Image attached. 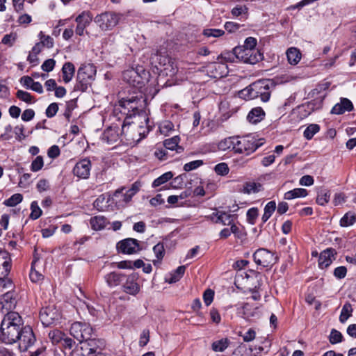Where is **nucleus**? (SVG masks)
<instances>
[{"label": "nucleus", "instance_id": "f257e3e1", "mask_svg": "<svg viewBox=\"0 0 356 356\" xmlns=\"http://www.w3.org/2000/svg\"><path fill=\"white\" fill-rule=\"evenodd\" d=\"M22 326V319L19 314L15 312H8L1 323L0 340L8 344L16 342L19 336L20 337Z\"/></svg>", "mask_w": 356, "mask_h": 356}, {"label": "nucleus", "instance_id": "f03ea898", "mask_svg": "<svg viewBox=\"0 0 356 356\" xmlns=\"http://www.w3.org/2000/svg\"><path fill=\"white\" fill-rule=\"evenodd\" d=\"M119 106L122 108L120 113L126 115L125 119L129 120L134 117V119L140 118L142 112H145L146 99L142 93L131 95L127 98H122L119 101Z\"/></svg>", "mask_w": 356, "mask_h": 356}, {"label": "nucleus", "instance_id": "7ed1b4c3", "mask_svg": "<svg viewBox=\"0 0 356 356\" xmlns=\"http://www.w3.org/2000/svg\"><path fill=\"white\" fill-rule=\"evenodd\" d=\"M238 96L245 100L254 99L259 97L264 102L269 100L270 92L267 80L257 81L238 92Z\"/></svg>", "mask_w": 356, "mask_h": 356}, {"label": "nucleus", "instance_id": "20e7f679", "mask_svg": "<svg viewBox=\"0 0 356 356\" xmlns=\"http://www.w3.org/2000/svg\"><path fill=\"white\" fill-rule=\"evenodd\" d=\"M150 74L143 66L130 68L122 74L123 80L134 87L141 88L149 81Z\"/></svg>", "mask_w": 356, "mask_h": 356}, {"label": "nucleus", "instance_id": "39448f33", "mask_svg": "<svg viewBox=\"0 0 356 356\" xmlns=\"http://www.w3.org/2000/svg\"><path fill=\"white\" fill-rule=\"evenodd\" d=\"M139 131L138 119L131 122L127 119L122 121L121 135L124 137L127 143H138L144 138L145 132H138Z\"/></svg>", "mask_w": 356, "mask_h": 356}, {"label": "nucleus", "instance_id": "423d86ee", "mask_svg": "<svg viewBox=\"0 0 356 356\" xmlns=\"http://www.w3.org/2000/svg\"><path fill=\"white\" fill-rule=\"evenodd\" d=\"M264 139L256 140L254 137L235 138L233 151L236 153L249 155L256 151L264 143Z\"/></svg>", "mask_w": 356, "mask_h": 356}, {"label": "nucleus", "instance_id": "0eeeda50", "mask_svg": "<svg viewBox=\"0 0 356 356\" xmlns=\"http://www.w3.org/2000/svg\"><path fill=\"white\" fill-rule=\"evenodd\" d=\"M139 187L140 184L137 182L133 184L131 187L125 192L124 191L126 188L122 187L116 190L112 197L109 195L107 202L111 201L112 203H115L117 206L123 207L131 200L133 196L139 191Z\"/></svg>", "mask_w": 356, "mask_h": 356}, {"label": "nucleus", "instance_id": "6e6552de", "mask_svg": "<svg viewBox=\"0 0 356 356\" xmlns=\"http://www.w3.org/2000/svg\"><path fill=\"white\" fill-rule=\"evenodd\" d=\"M234 51L237 54V60L244 63L254 65L264 58L263 54L257 48L236 47Z\"/></svg>", "mask_w": 356, "mask_h": 356}, {"label": "nucleus", "instance_id": "1a4fd4ad", "mask_svg": "<svg viewBox=\"0 0 356 356\" xmlns=\"http://www.w3.org/2000/svg\"><path fill=\"white\" fill-rule=\"evenodd\" d=\"M70 334L81 343L86 339H90L93 335V329L88 323L74 322L70 329Z\"/></svg>", "mask_w": 356, "mask_h": 356}, {"label": "nucleus", "instance_id": "9d476101", "mask_svg": "<svg viewBox=\"0 0 356 356\" xmlns=\"http://www.w3.org/2000/svg\"><path fill=\"white\" fill-rule=\"evenodd\" d=\"M254 262L262 267H271L277 261V257L266 248H259L253 254Z\"/></svg>", "mask_w": 356, "mask_h": 356}, {"label": "nucleus", "instance_id": "9b49d317", "mask_svg": "<svg viewBox=\"0 0 356 356\" xmlns=\"http://www.w3.org/2000/svg\"><path fill=\"white\" fill-rule=\"evenodd\" d=\"M94 21L102 31H107L112 29L117 25L119 16L112 12H105L97 15Z\"/></svg>", "mask_w": 356, "mask_h": 356}, {"label": "nucleus", "instance_id": "f8f14e48", "mask_svg": "<svg viewBox=\"0 0 356 356\" xmlns=\"http://www.w3.org/2000/svg\"><path fill=\"white\" fill-rule=\"evenodd\" d=\"M118 122H113L111 126L106 128L102 136V140L108 145H113L117 143L121 135L122 121L118 119Z\"/></svg>", "mask_w": 356, "mask_h": 356}, {"label": "nucleus", "instance_id": "ddd939ff", "mask_svg": "<svg viewBox=\"0 0 356 356\" xmlns=\"http://www.w3.org/2000/svg\"><path fill=\"white\" fill-rule=\"evenodd\" d=\"M40 318L45 326H50L56 323L60 318V313L54 305L42 307L40 312Z\"/></svg>", "mask_w": 356, "mask_h": 356}, {"label": "nucleus", "instance_id": "4468645a", "mask_svg": "<svg viewBox=\"0 0 356 356\" xmlns=\"http://www.w3.org/2000/svg\"><path fill=\"white\" fill-rule=\"evenodd\" d=\"M116 248L118 252L124 254H133L142 250L139 241L133 238L120 241L116 245Z\"/></svg>", "mask_w": 356, "mask_h": 356}, {"label": "nucleus", "instance_id": "2eb2a0df", "mask_svg": "<svg viewBox=\"0 0 356 356\" xmlns=\"http://www.w3.org/2000/svg\"><path fill=\"white\" fill-rule=\"evenodd\" d=\"M19 341V348L21 351L24 352L28 348L34 344L35 341V337L30 326L22 327L20 331V337L17 338Z\"/></svg>", "mask_w": 356, "mask_h": 356}, {"label": "nucleus", "instance_id": "dca6fc26", "mask_svg": "<svg viewBox=\"0 0 356 356\" xmlns=\"http://www.w3.org/2000/svg\"><path fill=\"white\" fill-rule=\"evenodd\" d=\"M91 162L84 159L77 162L73 168V174L80 179H88L90 175Z\"/></svg>", "mask_w": 356, "mask_h": 356}, {"label": "nucleus", "instance_id": "f3484780", "mask_svg": "<svg viewBox=\"0 0 356 356\" xmlns=\"http://www.w3.org/2000/svg\"><path fill=\"white\" fill-rule=\"evenodd\" d=\"M92 20V15L89 11H83L79 14L75 19L77 26L75 32L77 35L81 36L84 33L85 29L89 26Z\"/></svg>", "mask_w": 356, "mask_h": 356}, {"label": "nucleus", "instance_id": "a211bd4d", "mask_svg": "<svg viewBox=\"0 0 356 356\" xmlns=\"http://www.w3.org/2000/svg\"><path fill=\"white\" fill-rule=\"evenodd\" d=\"M11 269V259L6 250H0V280L7 278Z\"/></svg>", "mask_w": 356, "mask_h": 356}, {"label": "nucleus", "instance_id": "6ab92c4d", "mask_svg": "<svg viewBox=\"0 0 356 356\" xmlns=\"http://www.w3.org/2000/svg\"><path fill=\"white\" fill-rule=\"evenodd\" d=\"M138 276L131 274L127 276L126 282L122 285L123 291L126 293L136 296L140 291V286L137 283Z\"/></svg>", "mask_w": 356, "mask_h": 356}, {"label": "nucleus", "instance_id": "aec40b11", "mask_svg": "<svg viewBox=\"0 0 356 356\" xmlns=\"http://www.w3.org/2000/svg\"><path fill=\"white\" fill-rule=\"evenodd\" d=\"M336 254L337 251L333 248H327L321 252L318 258V266L321 269L327 268L335 259Z\"/></svg>", "mask_w": 356, "mask_h": 356}, {"label": "nucleus", "instance_id": "412c9836", "mask_svg": "<svg viewBox=\"0 0 356 356\" xmlns=\"http://www.w3.org/2000/svg\"><path fill=\"white\" fill-rule=\"evenodd\" d=\"M233 215L224 211H217L207 216V218L215 223H221L223 225H229L233 221Z\"/></svg>", "mask_w": 356, "mask_h": 356}, {"label": "nucleus", "instance_id": "4be33fe9", "mask_svg": "<svg viewBox=\"0 0 356 356\" xmlns=\"http://www.w3.org/2000/svg\"><path fill=\"white\" fill-rule=\"evenodd\" d=\"M353 110V104L350 100L347 98H341L339 103L336 104L332 108L331 113L341 115L346 111Z\"/></svg>", "mask_w": 356, "mask_h": 356}, {"label": "nucleus", "instance_id": "5701e85b", "mask_svg": "<svg viewBox=\"0 0 356 356\" xmlns=\"http://www.w3.org/2000/svg\"><path fill=\"white\" fill-rule=\"evenodd\" d=\"M264 111L261 107L252 108L247 116L248 120L252 124H257L261 122L265 117Z\"/></svg>", "mask_w": 356, "mask_h": 356}, {"label": "nucleus", "instance_id": "b1692460", "mask_svg": "<svg viewBox=\"0 0 356 356\" xmlns=\"http://www.w3.org/2000/svg\"><path fill=\"white\" fill-rule=\"evenodd\" d=\"M125 275L117 272H111L105 275L104 278L110 287L119 285L124 279Z\"/></svg>", "mask_w": 356, "mask_h": 356}, {"label": "nucleus", "instance_id": "393cba45", "mask_svg": "<svg viewBox=\"0 0 356 356\" xmlns=\"http://www.w3.org/2000/svg\"><path fill=\"white\" fill-rule=\"evenodd\" d=\"M92 81L83 77V76L81 74V72H77L76 83L74 87V90L86 92L88 87L91 86Z\"/></svg>", "mask_w": 356, "mask_h": 356}, {"label": "nucleus", "instance_id": "a878e982", "mask_svg": "<svg viewBox=\"0 0 356 356\" xmlns=\"http://www.w3.org/2000/svg\"><path fill=\"white\" fill-rule=\"evenodd\" d=\"M157 70L163 75L173 76L177 74V67L175 65V60L170 58V60L167 62L162 67H157Z\"/></svg>", "mask_w": 356, "mask_h": 356}, {"label": "nucleus", "instance_id": "bb28decb", "mask_svg": "<svg viewBox=\"0 0 356 356\" xmlns=\"http://www.w3.org/2000/svg\"><path fill=\"white\" fill-rule=\"evenodd\" d=\"M77 72H81V74L83 77L88 79L89 80L93 81L95 79L97 70L96 67L93 64L82 65Z\"/></svg>", "mask_w": 356, "mask_h": 356}, {"label": "nucleus", "instance_id": "cd10ccee", "mask_svg": "<svg viewBox=\"0 0 356 356\" xmlns=\"http://www.w3.org/2000/svg\"><path fill=\"white\" fill-rule=\"evenodd\" d=\"M75 67L71 62L65 63L62 67L63 79L65 83H69L74 76Z\"/></svg>", "mask_w": 356, "mask_h": 356}, {"label": "nucleus", "instance_id": "c85d7f7f", "mask_svg": "<svg viewBox=\"0 0 356 356\" xmlns=\"http://www.w3.org/2000/svg\"><path fill=\"white\" fill-rule=\"evenodd\" d=\"M138 120V132L144 133V138L148 134L149 131L152 129V127L149 125V120L147 116L146 112H142V116Z\"/></svg>", "mask_w": 356, "mask_h": 356}, {"label": "nucleus", "instance_id": "c756f323", "mask_svg": "<svg viewBox=\"0 0 356 356\" xmlns=\"http://www.w3.org/2000/svg\"><path fill=\"white\" fill-rule=\"evenodd\" d=\"M288 61L291 65H296L301 58L300 50L296 47H291L286 51Z\"/></svg>", "mask_w": 356, "mask_h": 356}, {"label": "nucleus", "instance_id": "7c9ffc66", "mask_svg": "<svg viewBox=\"0 0 356 356\" xmlns=\"http://www.w3.org/2000/svg\"><path fill=\"white\" fill-rule=\"evenodd\" d=\"M308 195L307 191L305 188H295L284 193V198L291 200L294 198L304 197Z\"/></svg>", "mask_w": 356, "mask_h": 356}, {"label": "nucleus", "instance_id": "2f4dec72", "mask_svg": "<svg viewBox=\"0 0 356 356\" xmlns=\"http://www.w3.org/2000/svg\"><path fill=\"white\" fill-rule=\"evenodd\" d=\"M230 343L229 339L227 338H222L213 341L211 343V349L214 352H223L227 348Z\"/></svg>", "mask_w": 356, "mask_h": 356}, {"label": "nucleus", "instance_id": "473e14b6", "mask_svg": "<svg viewBox=\"0 0 356 356\" xmlns=\"http://www.w3.org/2000/svg\"><path fill=\"white\" fill-rule=\"evenodd\" d=\"M82 342L84 345L88 346V349L92 353L93 355L97 353V349L104 345V342L102 340L92 338V337L90 339H86Z\"/></svg>", "mask_w": 356, "mask_h": 356}, {"label": "nucleus", "instance_id": "72a5a7b5", "mask_svg": "<svg viewBox=\"0 0 356 356\" xmlns=\"http://www.w3.org/2000/svg\"><path fill=\"white\" fill-rule=\"evenodd\" d=\"M275 209L276 203L275 201H270L266 204L264 207V213L261 217L262 224L261 227L270 218Z\"/></svg>", "mask_w": 356, "mask_h": 356}, {"label": "nucleus", "instance_id": "f704fd0d", "mask_svg": "<svg viewBox=\"0 0 356 356\" xmlns=\"http://www.w3.org/2000/svg\"><path fill=\"white\" fill-rule=\"evenodd\" d=\"M106 218L104 216H95L90 218V223L94 230H101L106 227Z\"/></svg>", "mask_w": 356, "mask_h": 356}, {"label": "nucleus", "instance_id": "c9c22d12", "mask_svg": "<svg viewBox=\"0 0 356 356\" xmlns=\"http://www.w3.org/2000/svg\"><path fill=\"white\" fill-rule=\"evenodd\" d=\"M261 188L262 185L260 183L246 182L241 192L245 194L256 193L259 192Z\"/></svg>", "mask_w": 356, "mask_h": 356}, {"label": "nucleus", "instance_id": "e433bc0d", "mask_svg": "<svg viewBox=\"0 0 356 356\" xmlns=\"http://www.w3.org/2000/svg\"><path fill=\"white\" fill-rule=\"evenodd\" d=\"M356 222V213L352 211L347 212L340 220L341 227L353 225Z\"/></svg>", "mask_w": 356, "mask_h": 356}, {"label": "nucleus", "instance_id": "4c0bfd02", "mask_svg": "<svg viewBox=\"0 0 356 356\" xmlns=\"http://www.w3.org/2000/svg\"><path fill=\"white\" fill-rule=\"evenodd\" d=\"M353 307L351 304L349 302H346L341 309V314L339 316V321L341 323H345L349 317L352 316L353 313Z\"/></svg>", "mask_w": 356, "mask_h": 356}, {"label": "nucleus", "instance_id": "58836bf2", "mask_svg": "<svg viewBox=\"0 0 356 356\" xmlns=\"http://www.w3.org/2000/svg\"><path fill=\"white\" fill-rule=\"evenodd\" d=\"M88 348V346L84 345L83 343L81 342L80 343V346H77L72 350V356H95Z\"/></svg>", "mask_w": 356, "mask_h": 356}, {"label": "nucleus", "instance_id": "ea45409f", "mask_svg": "<svg viewBox=\"0 0 356 356\" xmlns=\"http://www.w3.org/2000/svg\"><path fill=\"white\" fill-rule=\"evenodd\" d=\"M186 270L185 266H179L175 271L170 274V277L168 282L170 284L178 282L184 275Z\"/></svg>", "mask_w": 356, "mask_h": 356}, {"label": "nucleus", "instance_id": "a19ab883", "mask_svg": "<svg viewBox=\"0 0 356 356\" xmlns=\"http://www.w3.org/2000/svg\"><path fill=\"white\" fill-rule=\"evenodd\" d=\"M65 336V333L57 329L53 330L49 333V337L53 343H60Z\"/></svg>", "mask_w": 356, "mask_h": 356}, {"label": "nucleus", "instance_id": "79ce46f5", "mask_svg": "<svg viewBox=\"0 0 356 356\" xmlns=\"http://www.w3.org/2000/svg\"><path fill=\"white\" fill-rule=\"evenodd\" d=\"M173 177V174L172 172H167L156 179L152 183V187L156 188L161 186L163 184H165L168 181L170 180Z\"/></svg>", "mask_w": 356, "mask_h": 356}, {"label": "nucleus", "instance_id": "37998d69", "mask_svg": "<svg viewBox=\"0 0 356 356\" xmlns=\"http://www.w3.org/2000/svg\"><path fill=\"white\" fill-rule=\"evenodd\" d=\"M320 130V127L316 124H309L304 131V137L307 140H311L314 136Z\"/></svg>", "mask_w": 356, "mask_h": 356}, {"label": "nucleus", "instance_id": "c03bdc74", "mask_svg": "<svg viewBox=\"0 0 356 356\" xmlns=\"http://www.w3.org/2000/svg\"><path fill=\"white\" fill-rule=\"evenodd\" d=\"M23 200V195L20 193H15L10 198L3 202V204L7 207H15Z\"/></svg>", "mask_w": 356, "mask_h": 356}, {"label": "nucleus", "instance_id": "a18cd8bd", "mask_svg": "<svg viewBox=\"0 0 356 356\" xmlns=\"http://www.w3.org/2000/svg\"><path fill=\"white\" fill-rule=\"evenodd\" d=\"M170 57L167 55H162L161 54H156L154 57L152 58V63H157L155 67H162V66L165 65V64L170 60Z\"/></svg>", "mask_w": 356, "mask_h": 356}, {"label": "nucleus", "instance_id": "49530a36", "mask_svg": "<svg viewBox=\"0 0 356 356\" xmlns=\"http://www.w3.org/2000/svg\"><path fill=\"white\" fill-rule=\"evenodd\" d=\"M224 34L225 31L223 30L218 29H205L202 32V35L207 38H218L222 36Z\"/></svg>", "mask_w": 356, "mask_h": 356}, {"label": "nucleus", "instance_id": "de8ad7c7", "mask_svg": "<svg viewBox=\"0 0 356 356\" xmlns=\"http://www.w3.org/2000/svg\"><path fill=\"white\" fill-rule=\"evenodd\" d=\"M31 212L30 213L29 218L32 220H36L39 218L42 213V211L41 209L39 207L38 202L36 201H33L31 204Z\"/></svg>", "mask_w": 356, "mask_h": 356}, {"label": "nucleus", "instance_id": "09e8293b", "mask_svg": "<svg viewBox=\"0 0 356 356\" xmlns=\"http://www.w3.org/2000/svg\"><path fill=\"white\" fill-rule=\"evenodd\" d=\"M235 138L231 137L225 139L224 140H222L219 145V149L221 150H226V149H232L233 150V147L235 146Z\"/></svg>", "mask_w": 356, "mask_h": 356}, {"label": "nucleus", "instance_id": "8fccbe9b", "mask_svg": "<svg viewBox=\"0 0 356 356\" xmlns=\"http://www.w3.org/2000/svg\"><path fill=\"white\" fill-rule=\"evenodd\" d=\"M16 97L19 99H20L27 104H30L33 102H35L34 97L29 92L22 90H17V92L16 93Z\"/></svg>", "mask_w": 356, "mask_h": 356}, {"label": "nucleus", "instance_id": "3c124183", "mask_svg": "<svg viewBox=\"0 0 356 356\" xmlns=\"http://www.w3.org/2000/svg\"><path fill=\"white\" fill-rule=\"evenodd\" d=\"M343 337L339 331H338L335 329H332L331 330V332H330V334L329 337V341H330V343L336 344V343H340L343 341Z\"/></svg>", "mask_w": 356, "mask_h": 356}, {"label": "nucleus", "instance_id": "603ef678", "mask_svg": "<svg viewBox=\"0 0 356 356\" xmlns=\"http://www.w3.org/2000/svg\"><path fill=\"white\" fill-rule=\"evenodd\" d=\"M76 100H74V99H71L70 101H68L66 102L64 116L65 117V118L67 119V121L70 120V118L72 116V112L76 108Z\"/></svg>", "mask_w": 356, "mask_h": 356}, {"label": "nucleus", "instance_id": "864d4df0", "mask_svg": "<svg viewBox=\"0 0 356 356\" xmlns=\"http://www.w3.org/2000/svg\"><path fill=\"white\" fill-rule=\"evenodd\" d=\"M220 58L224 59L226 62H235L236 59H237V54L235 53L234 48L233 49L232 51H225L222 53L218 57V60Z\"/></svg>", "mask_w": 356, "mask_h": 356}, {"label": "nucleus", "instance_id": "5fc2aeb1", "mask_svg": "<svg viewBox=\"0 0 356 356\" xmlns=\"http://www.w3.org/2000/svg\"><path fill=\"white\" fill-rule=\"evenodd\" d=\"M180 138L178 136H174L172 138L165 139L164 140V146L166 149L170 150H174L176 147H177V144H179Z\"/></svg>", "mask_w": 356, "mask_h": 356}, {"label": "nucleus", "instance_id": "6e6d98bb", "mask_svg": "<svg viewBox=\"0 0 356 356\" xmlns=\"http://www.w3.org/2000/svg\"><path fill=\"white\" fill-rule=\"evenodd\" d=\"M259 215V210L256 207H252L248 210L247 211V221L251 224L254 225L255 223L256 219L257 218Z\"/></svg>", "mask_w": 356, "mask_h": 356}, {"label": "nucleus", "instance_id": "4d7b16f0", "mask_svg": "<svg viewBox=\"0 0 356 356\" xmlns=\"http://www.w3.org/2000/svg\"><path fill=\"white\" fill-rule=\"evenodd\" d=\"M44 161L42 156H38L31 163V170L33 172H38L42 168Z\"/></svg>", "mask_w": 356, "mask_h": 356}, {"label": "nucleus", "instance_id": "13d9d810", "mask_svg": "<svg viewBox=\"0 0 356 356\" xmlns=\"http://www.w3.org/2000/svg\"><path fill=\"white\" fill-rule=\"evenodd\" d=\"M204 164L202 160H195L191 162L187 163L184 165V170L186 172H189L193 170L198 168Z\"/></svg>", "mask_w": 356, "mask_h": 356}, {"label": "nucleus", "instance_id": "bf43d9fd", "mask_svg": "<svg viewBox=\"0 0 356 356\" xmlns=\"http://www.w3.org/2000/svg\"><path fill=\"white\" fill-rule=\"evenodd\" d=\"M214 170L218 175L225 176L229 173V169L227 163H220L215 166Z\"/></svg>", "mask_w": 356, "mask_h": 356}, {"label": "nucleus", "instance_id": "052dcab7", "mask_svg": "<svg viewBox=\"0 0 356 356\" xmlns=\"http://www.w3.org/2000/svg\"><path fill=\"white\" fill-rule=\"evenodd\" d=\"M39 36L41 40V42H40V44H42L43 46H45L47 48L53 47L54 40L49 35H44L42 31L40 33Z\"/></svg>", "mask_w": 356, "mask_h": 356}, {"label": "nucleus", "instance_id": "680f3d73", "mask_svg": "<svg viewBox=\"0 0 356 356\" xmlns=\"http://www.w3.org/2000/svg\"><path fill=\"white\" fill-rule=\"evenodd\" d=\"M153 252L159 260H161L165 255V249L162 243H159L153 248Z\"/></svg>", "mask_w": 356, "mask_h": 356}, {"label": "nucleus", "instance_id": "e2e57ef3", "mask_svg": "<svg viewBox=\"0 0 356 356\" xmlns=\"http://www.w3.org/2000/svg\"><path fill=\"white\" fill-rule=\"evenodd\" d=\"M58 111V104L57 103L50 104L46 109L45 114L47 118H51L54 117Z\"/></svg>", "mask_w": 356, "mask_h": 356}, {"label": "nucleus", "instance_id": "0e129e2a", "mask_svg": "<svg viewBox=\"0 0 356 356\" xmlns=\"http://www.w3.org/2000/svg\"><path fill=\"white\" fill-rule=\"evenodd\" d=\"M55 65H56L55 60L53 58H49V59L44 60V62L41 65V68L44 72H49L54 70Z\"/></svg>", "mask_w": 356, "mask_h": 356}, {"label": "nucleus", "instance_id": "69168bd1", "mask_svg": "<svg viewBox=\"0 0 356 356\" xmlns=\"http://www.w3.org/2000/svg\"><path fill=\"white\" fill-rule=\"evenodd\" d=\"M330 197V191H327L323 193L318 194L316 197V202L319 205L323 206L329 202Z\"/></svg>", "mask_w": 356, "mask_h": 356}, {"label": "nucleus", "instance_id": "338daca9", "mask_svg": "<svg viewBox=\"0 0 356 356\" xmlns=\"http://www.w3.org/2000/svg\"><path fill=\"white\" fill-rule=\"evenodd\" d=\"M214 292L211 289H207L203 293V299L205 305L209 306L213 300Z\"/></svg>", "mask_w": 356, "mask_h": 356}, {"label": "nucleus", "instance_id": "774afa93", "mask_svg": "<svg viewBox=\"0 0 356 356\" xmlns=\"http://www.w3.org/2000/svg\"><path fill=\"white\" fill-rule=\"evenodd\" d=\"M247 12L248 8L245 6L237 5L232 8L231 13L234 17H238L243 13H246Z\"/></svg>", "mask_w": 356, "mask_h": 356}]
</instances>
